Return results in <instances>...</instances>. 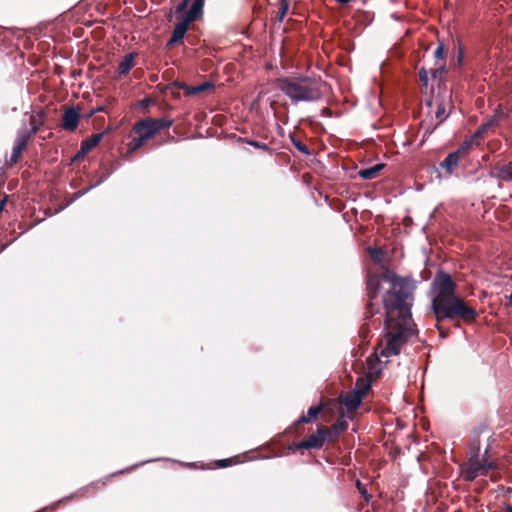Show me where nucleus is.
Listing matches in <instances>:
<instances>
[{
  "mask_svg": "<svg viewBox=\"0 0 512 512\" xmlns=\"http://www.w3.org/2000/svg\"><path fill=\"white\" fill-rule=\"evenodd\" d=\"M104 132L93 134L91 138L82 142L79 151L75 155V159L84 157L88 152L95 148L102 140Z\"/></svg>",
  "mask_w": 512,
  "mask_h": 512,
  "instance_id": "nucleus-12",
  "label": "nucleus"
},
{
  "mask_svg": "<svg viewBox=\"0 0 512 512\" xmlns=\"http://www.w3.org/2000/svg\"><path fill=\"white\" fill-rule=\"evenodd\" d=\"M240 140L244 143H247V144L253 146L254 148L261 149V150H264L267 152L270 151V147L266 143L255 141V140H250L248 138H241Z\"/></svg>",
  "mask_w": 512,
  "mask_h": 512,
  "instance_id": "nucleus-26",
  "label": "nucleus"
},
{
  "mask_svg": "<svg viewBox=\"0 0 512 512\" xmlns=\"http://www.w3.org/2000/svg\"><path fill=\"white\" fill-rule=\"evenodd\" d=\"M28 142H29L28 134H26V133H18L17 132L16 139H15V142H14V146H13V149H12V153H11V156H10V163L11 164H14V163H16L19 160L22 152L26 149V147L28 145Z\"/></svg>",
  "mask_w": 512,
  "mask_h": 512,
  "instance_id": "nucleus-9",
  "label": "nucleus"
},
{
  "mask_svg": "<svg viewBox=\"0 0 512 512\" xmlns=\"http://www.w3.org/2000/svg\"><path fill=\"white\" fill-rule=\"evenodd\" d=\"M72 497H73V495H71V496H69V497H66V498H63L62 500H59V501H57V502L53 503L51 506L44 507V508H42L41 510H38V511H36V512H52V511L54 510V508H55V507H56L60 502H62V501H64V500H66V499H70V498H72Z\"/></svg>",
  "mask_w": 512,
  "mask_h": 512,
  "instance_id": "nucleus-34",
  "label": "nucleus"
},
{
  "mask_svg": "<svg viewBox=\"0 0 512 512\" xmlns=\"http://www.w3.org/2000/svg\"><path fill=\"white\" fill-rule=\"evenodd\" d=\"M137 134H138V137L133 138L132 141L128 145V152L129 153H133L134 151H136L137 149L142 147L146 143V141L148 140L144 136V134H142V133H137Z\"/></svg>",
  "mask_w": 512,
  "mask_h": 512,
  "instance_id": "nucleus-21",
  "label": "nucleus"
},
{
  "mask_svg": "<svg viewBox=\"0 0 512 512\" xmlns=\"http://www.w3.org/2000/svg\"><path fill=\"white\" fill-rule=\"evenodd\" d=\"M108 177H109V174L102 176L98 181H96V183H95V184H93V185L89 186V187H88V188H86L83 192L79 193V196H80V195H84V194H85L86 192H88L89 190H91V189H93V188L97 187L98 185H100L101 183H103L104 181H106V180L108 179Z\"/></svg>",
  "mask_w": 512,
  "mask_h": 512,
  "instance_id": "nucleus-33",
  "label": "nucleus"
},
{
  "mask_svg": "<svg viewBox=\"0 0 512 512\" xmlns=\"http://www.w3.org/2000/svg\"><path fill=\"white\" fill-rule=\"evenodd\" d=\"M460 156L458 152L449 153L446 158L440 162V168L444 169L447 174L451 175L460 163Z\"/></svg>",
  "mask_w": 512,
  "mask_h": 512,
  "instance_id": "nucleus-14",
  "label": "nucleus"
},
{
  "mask_svg": "<svg viewBox=\"0 0 512 512\" xmlns=\"http://www.w3.org/2000/svg\"><path fill=\"white\" fill-rule=\"evenodd\" d=\"M444 114H445L444 106H442V105L438 106V108H437V110L435 112L436 118L441 119L444 116Z\"/></svg>",
  "mask_w": 512,
  "mask_h": 512,
  "instance_id": "nucleus-37",
  "label": "nucleus"
},
{
  "mask_svg": "<svg viewBox=\"0 0 512 512\" xmlns=\"http://www.w3.org/2000/svg\"><path fill=\"white\" fill-rule=\"evenodd\" d=\"M463 57H464V52L463 50L460 48L459 49V52H458V55H457V63L459 66L462 65V62H463Z\"/></svg>",
  "mask_w": 512,
  "mask_h": 512,
  "instance_id": "nucleus-38",
  "label": "nucleus"
},
{
  "mask_svg": "<svg viewBox=\"0 0 512 512\" xmlns=\"http://www.w3.org/2000/svg\"><path fill=\"white\" fill-rule=\"evenodd\" d=\"M39 127L32 121L31 129L28 130L26 128L18 130V133H26L29 136V140L38 132Z\"/></svg>",
  "mask_w": 512,
  "mask_h": 512,
  "instance_id": "nucleus-30",
  "label": "nucleus"
},
{
  "mask_svg": "<svg viewBox=\"0 0 512 512\" xmlns=\"http://www.w3.org/2000/svg\"><path fill=\"white\" fill-rule=\"evenodd\" d=\"M384 168V164L378 163L372 167L361 169L358 175L361 179L371 180L377 177L379 172Z\"/></svg>",
  "mask_w": 512,
  "mask_h": 512,
  "instance_id": "nucleus-17",
  "label": "nucleus"
},
{
  "mask_svg": "<svg viewBox=\"0 0 512 512\" xmlns=\"http://www.w3.org/2000/svg\"><path fill=\"white\" fill-rule=\"evenodd\" d=\"M371 388L370 381H363L361 384L356 383V387L352 392H349L342 400L348 411L356 410L362 402L364 395Z\"/></svg>",
  "mask_w": 512,
  "mask_h": 512,
  "instance_id": "nucleus-5",
  "label": "nucleus"
},
{
  "mask_svg": "<svg viewBox=\"0 0 512 512\" xmlns=\"http://www.w3.org/2000/svg\"><path fill=\"white\" fill-rule=\"evenodd\" d=\"M508 301H509V305L512 306V292L510 293V295L508 297Z\"/></svg>",
  "mask_w": 512,
  "mask_h": 512,
  "instance_id": "nucleus-41",
  "label": "nucleus"
},
{
  "mask_svg": "<svg viewBox=\"0 0 512 512\" xmlns=\"http://www.w3.org/2000/svg\"><path fill=\"white\" fill-rule=\"evenodd\" d=\"M135 133H142L147 139L152 138L155 134L158 133L155 123L151 119L142 120L133 128Z\"/></svg>",
  "mask_w": 512,
  "mask_h": 512,
  "instance_id": "nucleus-13",
  "label": "nucleus"
},
{
  "mask_svg": "<svg viewBox=\"0 0 512 512\" xmlns=\"http://www.w3.org/2000/svg\"><path fill=\"white\" fill-rule=\"evenodd\" d=\"M378 253H381L380 250H375V255H372V258H375V256H378Z\"/></svg>",
  "mask_w": 512,
  "mask_h": 512,
  "instance_id": "nucleus-45",
  "label": "nucleus"
},
{
  "mask_svg": "<svg viewBox=\"0 0 512 512\" xmlns=\"http://www.w3.org/2000/svg\"><path fill=\"white\" fill-rule=\"evenodd\" d=\"M348 429V423L344 418H338L336 422L332 425V430L335 435H339L340 433L346 431Z\"/></svg>",
  "mask_w": 512,
  "mask_h": 512,
  "instance_id": "nucleus-23",
  "label": "nucleus"
},
{
  "mask_svg": "<svg viewBox=\"0 0 512 512\" xmlns=\"http://www.w3.org/2000/svg\"><path fill=\"white\" fill-rule=\"evenodd\" d=\"M503 512H512V506L510 504H505L503 507Z\"/></svg>",
  "mask_w": 512,
  "mask_h": 512,
  "instance_id": "nucleus-39",
  "label": "nucleus"
},
{
  "mask_svg": "<svg viewBox=\"0 0 512 512\" xmlns=\"http://www.w3.org/2000/svg\"><path fill=\"white\" fill-rule=\"evenodd\" d=\"M471 457H475V459H480V443L479 441L473 443L470 446Z\"/></svg>",
  "mask_w": 512,
  "mask_h": 512,
  "instance_id": "nucleus-31",
  "label": "nucleus"
},
{
  "mask_svg": "<svg viewBox=\"0 0 512 512\" xmlns=\"http://www.w3.org/2000/svg\"><path fill=\"white\" fill-rule=\"evenodd\" d=\"M80 113L78 108L67 109L62 116V127L67 131H74L79 123Z\"/></svg>",
  "mask_w": 512,
  "mask_h": 512,
  "instance_id": "nucleus-10",
  "label": "nucleus"
},
{
  "mask_svg": "<svg viewBox=\"0 0 512 512\" xmlns=\"http://www.w3.org/2000/svg\"><path fill=\"white\" fill-rule=\"evenodd\" d=\"M489 449L486 448L482 459H475L470 457L466 466L462 470L463 477L466 481H473L479 476H486L489 470L494 469L496 466L493 462L486 459Z\"/></svg>",
  "mask_w": 512,
  "mask_h": 512,
  "instance_id": "nucleus-4",
  "label": "nucleus"
},
{
  "mask_svg": "<svg viewBox=\"0 0 512 512\" xmlns=\"http://www.w3.org/2000/svg\"><path fill=\"white\" fill-rule=\"evenodd\" d=\"M445 46L442 42H440L434 52V57L437 61L441 60L442 63L439 65V67L435 69H431V74L434 78L440 76L442 73L445 72Z\"/></svg>",
  "mask_w": 512,
  "mask_h": 512,
  "instance_id": "nucleus-15",
  "label": "nucleus"
},
{
  "mask_svg": "<svg viewBox=\"0 0 512 512\" xmlns=\"http://www.w3.org/2000/svg\"><path fill=\"white\" fill-rule=\"evenodd\" d=\"M174 85L178 89L183 90L186 96H194L196 94H199L201 92H204L206 90L214 88V84L211 81H204L195 86H189L182 82H176V83H174Z\"/></svg>",
  "mask_w": 512,
  "mask_h": 512,
  "instance_id": "nucleus-11",
  "label": "nucleus"
},
{
  "mask_svg": "<svg viewBox=\"0 0 512 512\" xmlns=\"http://www.w3.org/2000/svg\"><path fill=\"white\" fill-rule=\"evenodd\" d=\"M328 430L320 427L315 433L311 434L307 439L299 442L296 447L298 449H320L325 443Z\"/></svg>",
  "mask_w": 512,
  "mask_h": 512,
  "instance_id": "nucleus-7",
  "label": "nucleus"
},
{
  "mask_svg": "<svg viewBox=\"0 0 512 512\" xmlns=\"http://www.w3.org/2000/svg\"><path fill=\"white\" fill-rule=\"evenodd\" d=\"M323 81L320 78L297 74L278 80V88L293 104L317 102L322 98Z\"/></svg>",
  "mask_w": 512,
  "mask_h": 512,
  "instance_id": "nucleus-3",
  "label": "nucleus"
},
{
  "mask_svg": "<svg viewBox=\"0 0 512 512\" xmlns=\"http://www.w3.org/2000/svg\"><path fill=\"white\" fill-rule=\"evenodd\" d=\"M290 140L293 144V146L299 151L301 152L302 154L308 156L310 155V150L308 149V147L302 143L298 138H296L293 134H290Z\"/></svg>",
  "mask_w": 512,
  "mask_h": 512,
  "instance_id": "nucleus-22",
  "label": "nucleus"
},
{
  "mask_svg": "<svg viewBox=\"0 0 512 512\" xmlns=\"http://www.w3.org/2000/svg\"><path fill=\"white\" fill-rule=\"evenodd\" d=\"M135 467H138V464H135ZM133 468H134V466H133ZM131 469H132V467H131V468H129L128 470H131Z\"/></svg>",
  "mask_w": 512,
  "mask_h": 512,
  "instance_id": "nucleus-46",
  "label": "nucleus"
},
{
  "mask_svg": "<svg viewBox=\"0 0 512 512\" xmlns=\"http://www.w3.org/2000/svg\"><path fill=\"white\" fill-rule=\"evenodd\" d=\"M232 463H233L232 458L221 459V460L216 461V466L219 468H224V467L230 466Z\"/></svg>",
  "mask_w": 512,
  "mask_h": 512,
  "instance_id": "nucleus-35",
  "label": "nucleus"
},
{
  "mask_svg": "<svg viewBox=\"0 0 512 512\" xmlns=\"http://www.w3.org/2000/svg\"><path fill=\"white\" fill-rule=\"evenodd\" d=\"M289 8L288 0L280 1V9H279V21H282L284 16L286 15Z\"/></svg>",
  "mask_w": 512,
  "mask_h": 512,
  "instance_id": "nucleus-29",
  "label": "nucleus"
},
{
  "mask_svg": "<svg viewBox=\"0 0 512 512\" xmlns=\"http://www.w3.org/2000/svg\"><path fill=\"white\" fill-rule=\"evenodd\" d=\"M5 203H6V198H4V199L1 201L0 206H2V209L4 208Z\"/></svg>",
  "mask_w": 512,
  "mask_h": 512,
  "instance_id": "nucleus-42",
  "label": "nucleus"
},
{
  "mask_svg": "<svg viewBox=\"0 0 512 512\" xmlns=\"http://www.w3.org/2000/svg\"><path fill=\"white\" fill-rule=\"evenodd\" d=\"M378 253H381L380 250H375V255H372V258H375V256H378Z\"/></svg>",
  "mask_w": 512,
  "mask_h": 512,
  "instance_id": "nucleus-43",
  "label": "nucleus"
},
{
  "mask_svg": "<svg viewBox=\"0 0 512 512\" xmlns=\"http://www.w3.org/2000/svg\"><path fill=\"white\" fill-rule=\"evenodd\" d=\"M503 181H512V161L497 169V175Z\"/></svg>",
  "mask_w": 512,
  "mask_h": 512,
  "instance_id": "nucleus-20",
  "label": "nucleus"
},
{
  "mask_svg": "<svg viewBox=\"0 0 512 512\" xmlns=\"http://www.w3.org/2000/svg\"><path fill=\"white\" fill-rule=\"evenodd\" d=\"M419 78H420V81L422 82L423 86L427 87L429 78H428V72L426 71V69L424 67H422L419 70Z\"/></svg>",
  "mask_w": 512,
  "mask_h": 512,
  "instance_id": "nucleus-32",
  "label": "nucleus"
},
{
  "mask_svg": "<svg viewBox=\"0 0 512 512\" xmlns=\"http://www.w3.org/2000/svg\"><path fill=\"white\" fill-rule=\"evenodd\" d=\"M191 22L185 19L183 16L181 17V20L175 25L171 38L167 42L166 46L171 47L173 45L179 44L182 42V40L185 37V34L188 30L189 24Z\"/></svg>",
  "mask_w": 512,
  "mask_h": 512,
  "instance_id": "nucleus-8",
  "label": "nucleus"
},
{
  "mask_svg": "<svg viewBox=\"0 0 512 512\" xmlns=\"http://www.w3.org/2000/svg\"><path fill=\"white\" fill-rule=\"evenodd\" d=\"M103 110H104V107L100 106V107L96 108L95 110L91 111L90 115H93V114H95L97 112H101Z\"/></svg>",
  "mask_w": 512,
  "mask_h": 512,
  "instance_id": "nucleus-40",
  "label": "nucleus"
},
{
  "mask_svg": "<svg viewBox=\"0 0 512 512\" xmlns=\"http://www.w3.org/2000/svg\"><path fill=\"white\" fill-rule=\"evenodd\" d=\"M508 113L504 112L502 109V105L499 104L495 110L493 115L484 123H482L473 133V138H481L483 135L492 127L499 126L502 120L508 118Z\"/></svg>",
  "mask_w": 512,
  "mask_h": 512,
  "instance_id": "nucleus-6",
  "label": "nucleus"
},
{
  "mask_svg": "<svg viewBox=\"0 0 512 512\" xmlns=\"http://www.w3.org/2000/svg\"><path fill=\"white\" fill-rule=\"evenodd\" d=\"M378 253H381L380 250H375V255H372V258H375V256H378Z\"/></svg>",
  "mask_w": 512,
  "mask_h": 512,
  "instance_id": "nucleus-44",
  "label": "nucleus"
},
{
  "mask_svg": "<svg viewBox=\"0 0 512 512\" xmlns=\"http://www.w3.org/2000/svg\"><path fill=\"white\" fill-rule=\"evenodd\" d=\"M356 487H357L359 493L364 497V499L366 501H369L371 498V495L368 493L365 485L360 480L356 481Z\"/></svg>",
  "mask_w": 512,
  "mask_h": 512,
  "instance_id": "nucleus-28",
  "label": "nucleus"
},
{
  "mask_svg": "<svg viewBox=\"0 0 512 512\" xmlns=\"http://www.w3.org/2000/svg\"><path fill=\"white\" fill-rule=\"evenodd\" d=\"M189 1H190V0H182V1L177 5L175 12H176L177 14H179V13L183 12V11L187 8Z\"/></svg>",
  "mask_w": 512,
  "mask_h": 512,
  "instance_id": "nucleus-36",
  "label": "nucleus"
},
{
  "mask_svg": "<svg viewBox=\"0 0 512 512\" xmlns=\"http://www.w3.org/2000/svg\"><path fill=\"white\" fill-rule=\"evenodd\" d=\"M157 128V131L160 132L163 129L169 128L172 125V120L168 118H160V119H151Z\"/></svg>",
  "mask_w": 512,
  "mask_h": 512,
  "instance_id": "nucleus-25",
  "label": "nucleus"
},
{
  "mask_svg": "<svg viewBox=\"0 0 512 512\" xmlns=\"http://www.w3.org/2000/svg\"><path fill=\"white\" fill-rule=\"evenodd\" d=\"M157 128V131L160 132L163 129L169 128L172 125V120L168 118H160V119H151Z\"/></svg>",
  "mask_w": 512,
  "mask_h": 512,
  "instance_id": "nucleus-24",
  "label": "nucleus"
},
{
  "mask_svg": "<svg viewBox=\"0 0 512 512\" xmlns=\"http://www.w3.org/2000/svg\"><path fill=\"white\" fill-rule=\"evenodd\" d=\"M204 0H194L188 12L183 16L190 22L199 19L203 14Z\"/></svg>",
  "mask_w": 512,
  "mask_h": 512,
  "instance_id": "nucleus-16",
  "label": "nucleus"
},
{
  "mask_svg": "<svg viewBox=\"0 0 512 512\" xmlns=\"http://www.w3.org/2000/svg\"><path fill=\"white\" fill-rule=\"evenodd\" d=\"M475 139L476 138H473L472 135L469 139L465 140L455 152H458V155L461 157L462 154L466 153L472 148Z\"/></svg>",
  "mask_w": 512,
  "mask_h": 512,
  "instance_id": "nucleus-27",
  "label": "nucleus"
},
{
  "mask_svg": "<svg viewBox=\"0 0 512 512\" xmlns=\"http://www.w3.org/2000/svg\"><path fill=\"white\" fill-rule=\"evenodd\" d=\"M431 310L438 322L462 320L474 322L477 310L456 294V283L452 277L440 270L430 285Z\"/></svg>",
  "mask_w": 512,
  "mask_h": 512,
  "instance_id": "nucleus-2",
  "label": "nucleus"
},
{
  "mask_svg": "<svg viewBox=\"0 0 512 512\" xmlns=\"http://www.w3.org/2000/svg\"><path fill=\"white\" fill-rule=\"evenodd\" d=\"M134 54H126L118 65V74L127 75L130 69L133 67Z\"/></svg>",
  "mask_w": 512,
  "mask_h": 512,
  "instance_id": "nucleus-18",
  "label": "nucleus"
},
{
  "mask_svg": "<svg viewBox=\"0 0 512 512\" xmlns=\"http://www.w3.org/2000/svg\"><path fill=\"white\" fill-rule=\"evenodd\" d=\"M321 411V406H311L307 411V415L301 416L297 420V423H310L313 418L317 417L320 414Z\"/></svg>",
  "mask_w": 512,
  "mask_h": 512,
  "instance_id": "nucleus-19",
  "label": "nucleus"
},
{
  "mask_svg": "<svg viewBox=\"0 0 512 512\" xmlns=\"http://www.w3.org/2000/svg\"><path fill=\"white\" fill-rule=\"evenodd\" d=\"M382 281L389 283L391 288L383 295L385 320L377 351L380 357L389 358L400 354L402 347L418 335L411 313L416 285L412 278L400 277L391 270H386L379 276H369L367 279L369 303L365 312L367 322L361 327L363 336L369 333L370 325L374 328L381 325L380 318L374 319V316L380 313V306L375 305L373 300L381 290Z\"/></svg>",
  "mask_w": 512,
  "mask_h": 512,
  "instance_id": "nucleus-1",
  "label": "nucleus"
}]
</instances>
